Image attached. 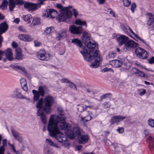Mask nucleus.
<instances>
[{
  "label": "nucleus",
  "mask_w": 154,
  "mask_h": 154,
  "mask_svg": "<svg viewBox=\"0 0 154 154\" xmlns=\"http://www.w3.org/2000/svg\"><path fill=\"white\" fill-rule=\"evenodd\" d=\"M63 120L59 117L52 115L51 118L48 126V133L52 137L55 138L63 145L67 148L70 144L67 140V137L61 133L60 130L65 131L70 139H74L77 135L81 134L80 128L78 127L72 128L68 123H65L64 117H62Z\"/></svg>",
  "instance_id": "obj_1"
},
{
  "label": "nucleus",
  "mask_w": 154,
  "mask_h": 154,
  "mask_svg": "<svg viewBox=\"0 0 154 154\" xmlns=\"http://www.w3.org/2000/svg\"><path fill=\"white\" fill-rule=\"evenodd\" d=\"M82 40L86 46L81 47L82 45V42L77 38L72 39L71 42L80 47V52L82 55L85 60L88 62L94 61L90 66L91 67H97L101 58L98 51L95 49V44L91 39L88 33L85 31L83 32Z\"/></svg>",
  "instance_id": "obj_2"
},
{
  "label": "nucleus",
  "mask_w": 154,
  "mask_h": 154,
  "mask_svg": "<svg viewBox=\"0 0 154 154\" xmlns=\"http://www.w3.org/2000/svg\"><path fill=\"white\" fill-rule=\"evenodd\" d=\"M53 97L50 95L46 96L44 100L41 98L38 101L36 107L38 109L37 112L38 116H40L42 122L45 124L47 122V117L44 113L50 114L51 111V106L54 103Z\"/></svg>",
  "instance_id": "obj_3"
},
{
  "label": "nucleus",
  "mask_w": 154,
  "mask_h": 154,
  "mask_svg": "<svg viewBox=\"0 0 154 154\" xmlns=\"http://www.w3.org/2000/svg\"><path fill=\"white\" fill-rule=\"evenodd\" d=\"M91 114L92 113L89 111H85L79 115V119L81 122L84 123L89 121L92 119Z\"/></svg>",
  "instance_id": "obj_4"
},
{
  "label": "nucleus",
  "mask_w": 154,
  "mask_h": 154,
  "mask_svg": "<svg viewBox=\"0 0 154 154\" xmlns=\"http://www.w3.org/2000/svg\"><path fill=\"white\" fill-rule=\"evenodd\" d=\"M135 53L137 57L141 59H146L148 56L147 52L140 47H138L135 49Z\"/></svg>",
  "instance_id": "obj_5"
},
{
  "label": "nucleus",
  "mask_w": 154,
  "mask_h": 154,
  "mask_svg": "<svg viewBox=\"0 0 154 154\" xmlns=\"http://www.w3.org/2000/svg\"><path fill=\"white\" fill-rule=\"evenodd\" d=\"M138 45V44L132 40L128 41L125 43V46L123 48L125 51H129L131 48H134Z\"/></svg>",
  "instance_id": "obj_6"
},
{
  "label": "nucleus",
  "mask_w": 154,
  "mask_h": 154,
  "mask_svg": "<svg viewBox=\"0 0 154 154\" xmlns=\"http://www.w3.org/2000/svg\"><path fill=\"white\" fill-rule=\"evenodd\" d=\"M72 16L70 12L63 11L60 12V13L58 15V19L60 22H62L66 21L68 19L71 18Z\"/></svg>",
  "instance_id": "obj_7"
},
{
  "label": "nucleus",
  "mask_w": 154,
  "mask_h": 154,
  "mask_svg": "<svg viewBox=\"0 0 154 154\" xmlns=\"http://www.w3.org/2000/svg\"><path fill=\"white\" fill-rule=\"evenodd\" d=\"M69 30L72 34L76 35H80L82 33L83 29L82 26H77L74 25H72L69 26Z\"/></svg>",
  "instance_id": "obj_8"
},
{
  "label": "nucleus",
  "mask_w": 154,
  "mask_h": 154,
  "mask_svg": "<svg viewBox=\"0 0 154 154\" xmlns=\"http://www.w3.org/2000/svg\"><path fill=\"white\" fill-rule=\"evenodd\" d=\"M38 58L42 60H47L49 58L50 56L48 54H47L44 50H40L37 54Z\"/></svg>",
  "instance_id": "obj_9"
},
{
  "label": "nucleus",
  "mask_w": 154,
  "mask_h": 154,
  "mask_svg": "<svg viewBox=\"0 0 154 154\" xmlns=\"http://www.w3.org/2000/svg\"><path fill=\"white\" fill-rule=\"evenodd\" d=\"M24 6L28 11H34L39 8L37 4L29 2L24 3Z\"/></svg>",
  "instance_id": "obj_10"
},
{
  "label": "nucleus",
  "mask_w": 154,
  "mask_h": 154,
  "mask_svg": "<svg viewBox=\"0 0 154 154\" xmlns=\"http://www.w3.org/2000/svg\"><path fill=\"white\" fill-rule=\"evenodd\" d=\"M8 29V25L5 22L0 24V35L5 32ZM2 38L0 35V47L1 46V43L2 42Z\"/></svg>",
  "instance_id": "obj_11"
},
{
  "label": "nucleus",
  "mask_w": 154,
  "mask_h": 154,
  "mask_svg": "<svg viewBox=\"0 0 154 154\" xmlns=\"http://www.w3.org/2000/svg\"><path fill=\"white\" fill-rule=\"evenodd\" d=\"M57 12V11L52 9H49L47 10V13L44 14L43 16L46 18H54L56 15Z\"/></svg>",
  "instance_id": "obj_12"
},
{
  "label": "nucleus",
  "mask_w": 154,
  "mask_h": 154,
  "mask_svg": "<svg viewBox=\"0 0 154 154\" xmlns=\"http://www.w3.org/2000/svg\"><path fill=\"white\" fill-rule=\"evenodd\" d=\"M126 118V117L121 116H117L112 117L110 122L112 125L114 123H117L118 122L122 121Z\"/></svg>",
  "instance_id": "obj_13"
},
{
  "label": "nucleus",
  "mask_w": 154,
  "mask_h": 154,
  "mask_svg": "<svg viewBox=\"0 0 154 154\" xmlns=\"http://www.w3.org/2000/svg\"><path fill=\"white\" fill-rule=\"evenodd\" d=\"M128 39V38L124 35H120L117 37V40L120 46L125 44Z\"/></svg>",
  "instance_id": "obj_14"
},
{
  "label": "nucleus",
  "mask_w": 154,
  "mask_h": 154,
  "mask_svg": "<svg viewBox=\"0 0 154 154\" xmlns=\"http://www.w3.org/2000/svg\"><path fill=\"white\" fill-rule=\"evenodd\" d=\"M18 38L21 40L25 42H30L33 39L31 35L28 34H20L18 35Z\"/></svg>",
  "instance_id": "obj_15"
},
{
  "label": "nucleus",
  "mask_w": 154,
  "mask_h": 154,
  "mask_svg": "<svg viewBox=\"0 0 154 154\" xmlns=\"http://www.w3.org/2000/svg\"><path fill=\"white\" fill-rule=\"evenodd\" d=\"M89 137L87 135H81L78 137V141L79 143L85 144L87 142L89 139Z\"/></svg>",
  "instance_id": "obj_16"
},
{
  "label": "nucleus",
  "mask_w": 154,
  "mask_h": 154,
  "mask_svg": "<svg viewBox=\"0 0 154 154\" xmlns=\"http://www.w3.org/2000/svg\"><path fill=\"white\" fill-rule=\"evenodd\" d=\"M58 112L60 113V115L59 116H57L53 114V115H51V116H50V117L49 119V121H48V127H47V128H48V126L49 125V122H50V119H51V118L52 115H54V116H55L58 117L61 120V121H62L63 120L62 117H64L65 118V123H66V122H65V119H66V118L65 116L64 115V113H63V110H62V108H59L58 109Z\"/></svg>",
  "instance_id": "obj_17"
},
{
  "label": "nucleus",
  "mask_w": 154,
  "mask_h": 154,
  "mask_svg": "<svg viewBox=\"0 0 154 154\" xmlns=\"http://www.w3.org/2000/svg\"><path fill=\"white\" fill-rule=\"evenodd\" d=\"M45 142L47 144L51 146L54 147L59 149H61V148L60 146L57 144L50 138H46L45 140Z\"/></svg>",
  "instance_id": "obj_18"
},
{
  "label": "nucleus",
  "mask_w": 154,
  "mask_h": 154,
  "mask_svg": "<svg viewBox=\"0 0 154 154\" xmlns=\"http://www.w3.org/2000/svg\"><path fill=\"white\" fill-rule=\"evenodd\" d=\"M12 96L13 97L21 99L29 100L28 98L23 96L20 93L17 91H14L12 94Z\"/></svg>",
  "instance_id": "obj_19"
},
{
  "label": "nucleus",
  "mask_w": 154,
  "mask_h": 154,
  "mask_svg": "<svg viewBox=\"0 0 154 154\" xmlns=\"http://www.w3.org/2000/svg\"><path fill=\"white\" fill-rule=\"evenodd\" d=\"M5 52L6 57L9 61H11L13 59V54L10 48H8Z\"/></svg>",
  "instance_id": "obj_20"
},
{
  "label": "nucleus",
  "mask_w": 154,
  "mask_h": 154,
  "mask_svg": "<svg viewBox=\"0 0 154 154\" xmlns=\"http://www.w3.org/2000/svg\"><path fill=\"white\" fill-rule=\"evenodd\" d=\"M110 63L113 66L115 67H119L122 65L121 62L119 60H115L110 61Z\"/></svg>",
  "instance_id": "obj_21"
},
{
  "label": "nucleus",
  "mask_w": 154,
  "mask_h": 154,
  "mask_svg": "<svg viewBox=\"0 0 154 154\" xmlns=\"http://www.w3.org/2000/svg\"><path fill=\"white\" fill-rule=\"evenodd\" d=\"M67 29H63L61 30L59 33L58 34V37L61 38H65L67 35Z\"/></svg>",
  "instance_id": "obj_22"
},
{
  "label": "nucleus",
  "mask_w": 154,
  "mask_h": 154,
  "mask_svg": "<svg viewBox=\"0 0 154 154\" xmlns=\"http://www.w3.org/2000/svg\"><path fill=\"white\" fill-rule=\"evenodd\" d=\"M22 57L21 49L20 48H17L16 49V59L21 60L22 59Z\"/></svg>",
  "instance_id": "obj_23"
},
{
  "label": "nucleus",
  "mask_w": 154,
  "mask_h": 154,
  "mask_svg": "<svg viewBox=\"0 0 154 154\" xmlns=\"http://www.w3.org/2000/svg\"><path fill=\"white\" fill-rule=\"evenodd\" d=\"M146 15L148 16L149 18L147 24L148 25L150 26L154 22V17L151 13H147Z\"/></svg>",
  "instance_id": "obj_24"
},
{
  "label": "nucleus",
  "mask_w": 154,
  "mask_h": 154,
  "mask_svg": "<svg viewBox=\"0 0 154 154\" xmlns=\"http://www.w3.org/2000/svg\"><path fill=\"white\" fill-rule=\"evenodd\" d=\"M32 93L34 95L33 98V102L37 101L38 100L40 95L39 92L35 90H33L32 91Z\"/></svg>",
  "instance_id": "obj_25"
},
{
  "label": "nucleus",
  "mask_w": 154,
  "mask_h": 154,
  "mask_svg": "<svg viewBox=\"0 0 154 154\" xmlns=\"http://www.w3.org/2000/svg\"><path fill=\"white\" fill-rule=\"evenodd\" d=\"M40 19L38 17L33 18L32 23L30 25L31 27L32 28L33 26L40 23Z\"/></svg>",
  "instance_id": "obj_26"
},
{
  "label": "nucleus",
  "mask_w": 154,
  "mask_h": 154,
  "mask_svg": "<svg viewBox=\"0 0 154 154\" xmlns=\"http://www.w3.org/2000/svg\"><path fill=\"white\" fill-rule=\"evenodd\" d=\"M23 18L25 21L28 23H31L32 17L30 14H28L23 16Z\"/></svg>",
  "instance_id": "obj_27"
},
{
  "label": "nucleus",
  "mask_w": 154,
  "mask_h": 154,
  "mask_svg": "<svg viewBox=\"0 0 154 154\" xmlns=\"http://www.w3.org/2000/svg\"><path fill=\"white\" fill-rule=\"evenodd\" d=\"M21 85L23 89L25 91L28 90V88L27 86V82L24 79H22L21 80Z\"/></svg>",
  "instance_id": "obj_28"
},
{
  "label": "nucleus",
  "mask_w": 154,
  "mask_h": 154,
  "mask_svg": "<svg viewBox=\"0 0 154 154\" xmlns=\"http://www.w3.org/2000/svg\"><path fill=\"white\" fill-rule=\"evenodd\" d=\"M129 31L131 32L134 35L135 37L137 38L138 39H139L140 41L142 42L143 43H144L145 45H146L147 46H148L147 44L146 43L144 39L141 38V37H140L139 36L137 35V34H135V33H134L133 31L132 30V29H131V28H129Z\"/></svg>",
  "instance_id": "obj_29"
},
{
  "label": "nucleus",
  "mask_w": 154,
  "mask_h": 154,
  "mask_svg": "<svg viewBox=\"0 0 154 154\" xmlns=\"http://www.w3.org/2000/svg\"><path fill=\"white\" fill-rule=\"evenodd\" d=\"M9 9L11 11H12L15 6V2L14 0H9Z\"/></svg>",
  "instance_id": "obj_30"
},
{
  "label": "nucleus",
  "mask_w": 154,
  "mask_h": 154,
  "mask_svg": "<svg viewBox=\"0 0 154 154\" xmlns=\"http://www.w3.org/2000/svg\"><path fill=\"white\" fill-rule=\"evenodd\" d=\"M75 24L77 25H84L87 27L86 22L85 21H82L80 19L76 20L75 22Z\"/></svg>",
  "instance_id": "obj_31"
},
{
  "label": "nucleus",
  "mask_w": 154,
  "mask_h": 154,
  "mask_svg": "<svg viewBox=\"0 0 154 154\" xmlns=\"http://www.w3.org/2000/svg\"><path fill=\"white\" fill-rule=\"evenodd\" d=\"M45 88L41 86H40L38 88V92L40 94L42 97H43L45 95Z\"/></svg>",
  "instance_id": "obj_32"
},
{
  "label": "nucleus",
  "mask_w": 154,
  "mask_h": 154,
  "mask_svg": "<svg viewBox=\"0 0 154 154\" xmlns=\"http://www.w3.org/2000/svg\"><path fill=\"white\" fill-rule=\"evenodd\" d=\"M121 28L122 30L125 33L128 34V29L129 30V28H131L128 26H126L122 24L121 25Z\"/></svg>",
  "instance_id": "obj_33"
},
{
  "label": "nucleus",
  "mask_w": 154,
  "mask_h": 154,
  "mask_svg": "<svg viewBox=\"0 0 154 154\" xmlns=\"http://www.w3.org/2000/svg\"><path fill=\"white\" fill-rule=\"evenodd\" d=\"M53 29L54 28L52 27L46 28L44 30V34L46 35L49 34Z\"/></svg>",
  "instance_id": "obj_34"
},
{
  "label": "nucleus",
  "mask_w": 154,
  "mask_h": 154,
  "mask_svg": "<svg viewBox=\"0 0 154 154\" xmlns=\"http://www.w3.org/2000/svg\"><path fill=\"white\" fill-rule=\"evenodd\" d=\"M8 2L6 0H3L2 2V4L0 6V8L3 9H5L7 6Z\"/></svg>",
  "instance_id": "obj_35"
},
{
  "label": "nucleus",
  "mask_w": 154,
  "mask_h": 154,
  "mask_svg": "<svg viewBox=\"0 0 154 154\" xmlns=\"http://www.w3.org/2000/svg\"><path fill=\"white\" fill-rule=\"evenodd\" d=\"M116 56V53L113 51H111L109 52L108 55V58L112 59L114 58Z\"/></svg>",
  "instance_id": "obj_36"
},
{
  "label": "nucleus",
  "mask_w": 154,
  "mask_h": 154,
  "mask_svg": "<svg viewBox=\"0 0 154 154\" xmlns=\"http://www.w3.org/2000/svg\"><path fill=\"white\" fill-rule=\"evenodd\" d=\"M68 84H69V86L70 88L73 89L75 91H76L77 90V87L74 83L69 81Z\"/></svg>",
  "instance_id": "obj_37"
},
{
  "label": "nucleus",
  "mask_w": 154,
  "mask_h": 154,
  "mask_svg": "<svg viewBox=\"0 0 154 154\" xmlns=\"http://www.w3.org/2000/svg\"><path fill=\"white\" fill-rule=\"evenodd\" d=\"M77 110L80 112H82L85 110V107L84 106L81 105H78L77 107Z\"/></svg>",
  "instance_id": "obj_38"
},
{
  "label": "nucleus",
  "mask_w": 154,
  "mask_h": 154,
  "mask_svg": "<svg viewBox=\"0 0 154 154\" xmlns=\"http://www.w3.org/2000/svg\"><path fill=\"white\" fill-rule=\"evenodd\" d=\"M148 124L151 128L154 127V120L152 119H149L148 120Z\"/></svg>",
  "instance_id": "obj_39"
},
{
  "label": "nucleus",
  "mask_w": 154,
  "mask_h": 154,
  "mask_svg": "<svg viewBox=\"0 0 154 154\" xmlns=\"http://www.w3.org/2000/svg\"><path fill=\"white\" fill-rule=\"evenodd\" d=\"M123 2L124 5L126 7H128L131 4V1L129 0H123Z\"/></svg>",
  "instance_id": "obj_40"
},
{
  "label": "nucleus",
  "mask_w": 154,
  "mask_h": 154,
  "mask_svg": "<svg viewBox=\"0 0 154 154\" xmlns=\"http://www.w3.org/2000/svg\"><path fill=\"white\" fill-rule=\"evenodd\" d=\"M85 90L88 95L90 97H91V95H93L94 94L93 92L89 89H86Z\"/></svg>",
  "instance_id": "obj_41"
},
{
  "label": "nucleus",
  "mask_w": 154,
  "mask_h": 154,
  "mask_svg": "<svg viewBox=\"0 0 154 154\" xmlns=\"http://www.w3.org/2000/svg\"><path fill=\"white\" fill-rule=\"evenodd\" d=\"M73 14L75 18H77V16L79 15V12L77 10L75 9H72Z\"/></svg>",
  "instance_id": "obj_42"
},
{
  "label": "nucleus",
  "mask_w": 154,
  "mask_h": 154,
  "mask_svg": "<svg viewBox=\"0 0 154 154\" xmlns=\"http://www.w3.org/2000/svg\"><path fill=\"white\" fill-rule=\"evenodd\" d=\"M137 74L139 76L141 77H143L144 78H147V76L146 75L144 72L140 71H138V72Z\"/></svg>",
  "instance_id": "obj_43"
},
{
  "label": "nucleus",
  "mask_w": 154,
  "mask_h": 154,
  "mask_svg": "<svg viewBox=\"0 0 154 154\" xmlns=\"http://www.w3.org/2000/svg\"><path fill=\"white\" fill-rule=\"evenodd\" d=\"M56 6L57 8L60 9V12L64 11V7H63L61 4L57 3L56 5Z\"/></svg>",
  "instance_id": "obj_44"
},
{
  "label": "nucleus",
  "mask_w": 154,
  "mask_h": 154,
  "mask_svg": "<svg viewBox=\"0 0 154 154\" xmlns=\"http://www.w3.org/2000/svg\"><path fill=\"white\" fill-rule=\"evenodd\" d=\"M11 131L12 135L15 139L18 137V136L19 135L18 133L14 130H12Z\"/></svg>",
  "instance_id": "obj_45"
},
{
  "label": "nucleus",
  "mask_w": 154,
  "mask_h": 154,
  "mask_svg": "<svg viewBox=\"0 0 154 154\" xmlns=\"http://www.w3.org/2000/svg\"><path fill=\"white\" fill-rule=\"evenodd\" d=\"M15 2L17 5H22L24 4L23 0H16Z\"/></svg>",
  "instance_id": "obj_46"
},
{
  "label": "nucleus",
  "mask_w": 154,
  "mask_h": 154,
  "mask_svg": "<svg viewBox=\"0 0 154 154\" xmlns=\"http://www.w3.org/2000/svg\"><path fill=\"white\" fill-rule=\"evenodd\" d=\"M2 143L3 144V146H1L0 147V149L2 148V147H3L4 148V150H3V153H4L5 152V146H6L7 145V139H4L3 140H2Z\"/></svg>",
  "instance_id": "obj_47"
},
{
  "label": "nucleus",
  "mask_w": 154,
  "mask_h": 154,
  "mask_svg": "<svg viewBox=\"0 0 154 154\" xmlns=\"http://www.w3.org/2000/svg\"><path fill=\"white\" fill-rule=\"evenodd\" d=\"M16 67L17 69L21 70L24 73H26V71L24 67L20 66H17Z\"/></svg>",
  "instance_id": "obj_48"
},
{
  "label": "nucleus",
  "mask_w": 154,
  "mask_h": 154,
  "mask_svg": "<svg viewBox=\"0 0 154 154\" xmlns=\"http://www.w3.org/2000/svg\"><path fill=\"white\" fill-rule=\"evenodd\" d=\"M141 90H138V91L139 93V94L140 96H142L144 95L146 93V90L145 89H143L142 90V92H140V91Z\"/></svg>",
  "instance_id": "obj_49"
},
{
  "label": "nucleus",
  "mask_w": 154,
  "mask_h": 154,
  "mask_svg": "<svg viewBox=\"0 0 154 154\" xmlns=\"http://www.w3.org/2000/svg\"><path fill=\"white\" fill-rule=\"evenodd\" d=\"M103 105L104 107L105 108H109L111 106V105L109 103L106 102H104L103 104Z\"/></svg>",
  "instance_id": "obj_50"
},
{
  "label": "nucleus",
  "mask_w": 154,
  "mask_h": 154,
  "mask_svg": "<svg viewBox=\"0 0 154 154\" xmlns=\"http://www.w3.org/2000/svg\"><path fill=\"white\" fill-rule=\"evenodd\" d=\"M18 30L22 32H27V31L26 29L23 26H20L19 27Z\"/></svg>",
  "instance_id": "obj_51"
},
{
  "label": "nucleus",
  "mask_w": 154,
  "mask_h": 154,
  "mask_svg": "<svg viewBox=\"0 0 154 154\" xmlns=\"http://www.w3.org/2000/svg\"><path fill=\"white\" fill-rule=\"evenodd\" d=\"M72 8V7L71 6H69L67 7H64V10L65 11H69V12H70L71 14H72V12L69 10L68 9L69 8Z\"/></svg>",
  "instance_id": "obj_52"
},
{
  "label": "nucleus",
  "mask_w": 154,
  "mask_h": 154,
  "mask_svg": "<svg viewBox=\"0 0 154 154\" xmlns=\"http://www.w3.org/2000/svg\"><path fill=\"white\" fill-rule=\"evenodd\" d=\"M136 7V5L135 3H133L131 5V9L132 13H134L135 8Z\"/></svg>",
  "instance_id": "obj_53"
},
{
  "label": "nucleus",
  "mask_w": 154,
  "mask_h": 154,
  "mask_svg": "<svg viewBox=\"0 0 154 154\" xmlns=\"http://www.w3.org/2000/svg\"><path fill=\"white\" fill-rule=\"evenodd\" d=\"M139 71L137 68H134L131 69V71L133 73L137 74Z\"/></svg>",
  "instance_id": "obj_54"
},
{
  "label": "nucleus",
  "mask_w": 154,
  "mask_h": 154,
  "mask_svg": "<svg viewBox=\"0 0 154 154\" xmlns=\"http://www.w3.org/2000/svg\"><path fill=\"white\" fill-rule=\"evenodd\" d=\"M149 63L151 64L154 63V57H152L151 58L148 59Z\"/></svg>",
  "instance_id": "obj_55"
},
{
  "label": "nucleus",
  "mask_w": 154,
  "mask_h": 154,
  "mask_svg": "<svg viewBox=\"0 0 154 154\" xmlns=\"http://www.w3.org/2000/svg\"><path fill=\"white\" fill-rule=\"evenodd\" d=\"M69 82V80L68 79L64 78L63 79H61V82L63 83H68Z\"/></svg>",
  "instance_id": "obj_56"
},
{
  "label": "nucleus",
  "mask_w": 154,
  "mask_h": 154,
  "mask_svg": "<svg viewBox=\"0 0 154 154\" xmlns=\"http://www.w3.org/2000/svg\"><path fill=\"white\" fill-rule=\"evenodd\" d=\"M117 131L120 133H122L124 131L123 128H119L117 129Z\"/></svg>",
  "instance_id": "obj_57"
},
{
  "label": "nucleus",
  "mask_w": 154,
  "mask_h": 154,
  "mask_svg": "<svg viewBox=\"0 0 154 154\" xmlns=\"http://www.w3.org/2000/svg\"><path fill=\"white\" fill-rule=\"evenodd\" d=\"M12 45L13 48H16L18 46V44L15 42H13L12 43Z\"/></svg>",
  "instance_id": "obj_58"
},
{
  "label": "nucleus",
  "mask_w": 154,
  "mask_h": 154,
  "mask_svg": "<svg viewBox=\"0 0 154 154\" xmlns=\"http://www.w3.org/2000/svg\"><path fill=\"white\" fill-rule=\"evenodd\" d=\"M16 139L18 140L20 142H22V137L19 135L18 136V137H17Z\"/></svg>",
  "instance_id": "obj_59"
},
{
  "label": "nucleus",
  "mask_w": 154,
  "mask_h": 154,
  "mask_svg": "<svg viewBox=\"0 0 154 154\" xmlns=\"http://www.w3.org/2000/svg\"><path fill=\"white\" fill-rule=\"evenodd\" d=\"M20 21V20L19 18H16L14 20V22L18 24Z\"/></svg>",
  "instance_id": "obj_60"
},
{
  "label": "nucleus",
  "mask_w": 154,
  "mask_h": 154,
  "mask_svg": "<svg viewBox=\"0 0 154 154\" xmlns=\"http://www.w3.org/2000/svg\"><path fill=\"white\" fill-rule=\"evenodd\" d=\"M97 1L100 4H102L104 3L105 0H97Z\"/></svg>",
  "instance_id": "obj_61"
},
{
  "label": "nucleus",
  "mask_w": 154,
  "mask_h": 154,
  "mask_svg": "<svg viewBox=\"0 0 154 154\" xmlns=\"http://www.w3.org/2000/svg\"><path fill=\"white\" fill-rule=\"evenodd\" d=\"M35 45L36 46H39L40 45V43L38 42L37 41H34Z\"/></svg>",
  "instance_id": "obj_62"
},
{
  "label": "nucleus",
  "mask_w": 154,
  "mask_h": 154,
  "mask_svg": "<svg viewBox=\"0 0 154 154\" xmlns=\"http://www.w3.org/2000/svg\"><path fill=\"white\" fill-rule=\"evenodd\" d=\"M109 70H112V71H113L112 70L110 69V68L109 69L107 67L105 68L103 70V71L104 72H106L108 71Z\"/></svg>",
  "instance_id": "obj_63"
},
{
  "label": "nucleus",
  "mask_w": 154,
  "mask_h": 154,
  "mask_svg": "<svg viewBox=\"0 0 154 154\" xmlns=\"http://www.w3.org/2000/svg\"><path fill=\"white\" fill-rule=\"evenodd\" d=\"M144 133L145 135H147L149 133V131L148 129L144 130Z\"/></svg>",
  "instance_id": "obj_64"
}]
</instances>
